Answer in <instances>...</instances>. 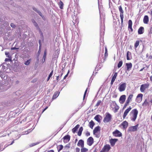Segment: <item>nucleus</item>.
Returning a JSON list of instances; mask_svg holds the SVG:
<instances>
[{"label":"nucleus","instance_id":"0eeeda50","mask_svg":"<svg viewBox=\"0 0 152 152\" xmlns=\"http://www.w3.org/2000/svg\"><path fill=\"white\" fill-rule=\"evenodd\" d=\"M110 147L109 145H105L100 152H107L110 149Z\"/></svg>","mask_w":152,"mask_h":152},{"label":"nucleus","instance_id":"c756f323","mask_svg":"<svg viewBox=\"0 0 152 152\" xmlns=\"http://www.w3.org/2000/svg\"><path fill=\"white\" fill-rule=\"evenodd\" d=\"M31 60V59H30L28 60H27L25 62L24 64L26 65H29L30 63Z\"/></svg>","mask_w":152,"mask_h":152},{"label":"nucleus","instance_id":"4c0bfd02","mask_svg":"<svg viewBox=\"0 0 152 152\" xmlns=\"http://www.w3.org/2000/svg\"><path fill=\"white\" fill-rule=\"evenodd\" d=\"M110 142L111 145L113 146L114 145V139H111L110 140Z\"/></svg>","mask_w":152,"mask_h":152},{"label":"nucleus","instance_id":"58836bf2","mask_svg":"<svg viewBox=\"0 0 152 152\" xmlns=\"http://www.w3.org/2000/svg\"><path fill=\"white\" fill-rule=\"evenodd\" d=\"M119 10L120 12V14H121H121H122V13H123L124 11L123 10V9L121 7V6H120L119 7Z\"/></svg>","mask_w":152,"mask_h":152},{"label":"nucleus","instance_id":"423d86ee","mask_svg":"<svg viewBox=\"0 0 152 152\" xmlns=\"http://www.w3.org/2000/svg\"><path fill=\"white\" fill-rule=\"evenodd\" d=\"M111 118V116L109 113H106L105 117L104 118L103 121L104 123L110 121Z\"/></svg>","mask_w":152,"mask_h":152},{"label":"nucleus","instance_id":"c03bdc74","mask_svg":"<svg viewBox=\"0 0 152 152\" xmlns=\"http://www.w3.org/2000/svg\"><path fill=\"white\" fill-rule=\"evenodd\" d=\"M112 78L111 80V83L112 85L113 83V82L114 81V75H112Z\"/></svg>","mask_w":152,"mask_h":152},{"label":"nucleus","instance_id":"cd10ccee","mask_svg":"<svg viewBox=\"0 0 152 152\" xmlns=\"http://www.w3.org/2000/svg\"><path fill=\"white\" fill-rule=\"evenodd\" d=\"M83 128L82 127H81L79 129V130L77 133V135L80 136L82 134V132L83 131Z\"/></svg>","mask_w":152,"mask_h":152},{"label":"nucleus","instance_id":"6e6d98bb","mask_svg":"<svg viewBox=\"0 0 152 152\" xmlns=\"http://www.w3.org/2000/svg\"><path fill=\"white\" fill-rule=\"evenodd\" d=\"M87 91V89H86V90L85 91V93H84V96H83V98H84V99L85 98V96H86V95Z\"/></svg>","mask_w":152,"mask_h":152},{"label":"nucleus","instance_id":"49530a36","mask_svg":"<svg viewBox=\"0 0 152 152\" xmlns=\"http://www.w3.org/2000/svg\"><path fill=\"white\" fill-rule=\"evenodd\" d=\"M69 70L68 71V72L67 73V74L64 77V78H63V79L64 80H65V79H66V77L68 76V74L69 73Z\"/></svg>","mask_w":152,"mask_h":152},{"label":"nucleus","instance_id":"ea45409f","mask_svg":"<svg viewBox=\"0 0 152 152\" xmlns=\"http://www.w3.org/2000/svg\"><path fill=\"white\" fill-rule=\"evenodd\" d=\"M115 111H117L119 108V107L117 105H115Z\"/></svg>","mask_w":152,"mask_h":152},{"label":"nucleus","instance_id":"13d9d810","mask_svg":"<svg viewBox=\"0 0 152 152\" xmlns=\"http://www.w3.org/2000/svg\"><path fill=\"white\" fill-rule=\"evenodd\" d=\"M48 108V107H46L43 110L42 113H43Z\"/></svg>","mask_w":152,"mask_h":152},{"label":"nucleus","instance_id":"c9c22d12","mask_svg":"<svg viewBox=\"0 0 152 152\" xmlns=\"http://www.w3.org/2000/svg\"><path fill=\"white\" fill-rule=\"evenodd\" d=\"M123 62L122 61H120L118 64V68H120V67L121 66L122 64H123Z\"/></svg>","mask_w":152,"mask_h":152},{"label":"nucleus","instance_id":"79ce46f5","mask_svg":"<svg viewBox=\"0 0 152 152\" xmlns=\"http://www.w3.org/2000/svg\"><path fill=\"white\" fill-rule=\"evenodd\" d=\"M120 16L121 21L122 22H123V18H124V16L123 15V14H121Z\"/></svg>","mask_w":152,"mask_h":152},{"label":"nucleus","instance_id":"680f3d73","mask_svg":"<svg viewBox=\"0 0 152 152\" xmlns=\"http://www.w3.org/2000/svg\"><path fill=\"white\" fill-rule=\"evenodd\" d=\"M59 76H58L57 77H56V80L57 81H59Z\"/></svg>","mask_w":152,"mask_h":152},{"label":"nucleus","instance_id":"2f4dec72","mask_svg":"<svg viewBox=\"0 0 152 152\" xmlns=\"http://www.w3.org/2000/svg\"><path fill=\"white\" fill-rule=\"evenodd\" d=\"M59 6L60 8L62 9L63 8V6H64V4L63 2L60 1L59 3Z\"/></svg>","mask_w":152,"mask_h":152},{"label":"nucleus","instance_id":"f704fd0d","mask_svg":"<svg viewBox=\"0 0 152 152\" xmlns=\"http://www.w3.org/2000/svg\"><path fill=\"white\" fill-rule=\"evenodd\" d=\"M53 70H52V71L50 72V74L49 75L48 77V79H47V81H48L49 79H50V78L52 76L53 73Z\"/></svg>","mask_w":152,"mask_h":152},{"label":"nucleus","instance_id":"e433bc0d","mask_svg":"<svg viewBox=\"0 0 152 152\" xmlns=\"http://www.w3.org/2000/svg\"><path fill=\"white\" fill-rule=\"evenodd\" d=\"M39 143L38 142H36V143H31L29 145V146L31 147H33L35 145H36L38 144Z\"/></svg>","mask_w":152,"mask_h":152},{"label":"nucleus","instance_id":"6ab92c4d","mask_svg":"<svg viewBox=\"0 0 152 152\" xmlns=\"http://www.w3.org/2000/svg\"><path fill=\"white\" fill-rule=\"evenodd\" d=\"M126 66L127 68V70L129 71V70H130L132 68V64L131 63H126Z\"/></svg>","mask_w":152,"mask_h":152},{"label":"nucleus","instance_id":"f3484780","mask_svg":"<svg viewBox=\"0 0 152 152\" xmlns=\"http://www.w3.org/2000/svg\"><path fill=\"white\" fill-rule=\"evenodd\" d=\"M121 125L123 126V128L124 129H126L128 126V123L127 121H124L121 124Z\"/></svg>","mask_w":152,"mask_h":152},{"label":"nucleus","instance_id":"1a4fd4ad","mask_svg":"<svg viewBox=\"0 0 152 152\" xmlns=\"http://www.w3.org/2000/svg\"><path fill=\"white\" fill-rule=\"evenodd\" d=\"M132 21L131 20H129L128 21V29L129 33H131L133 31V28H132Z\"/></svg>","mask_w":152,"mask_h":152},{"label":"nucleus","instance_id":"7ed1b4c3","mask_svg":"<svg viewBox=\"0 0 152 152\" xmlns=\"http://www.w3.org/2000/svg\"><path fill=\"white\" fill-rule=\"evenodd\" d=\"M133 96V94H131L129 95L126 100V102L124 104V105L123 107V109H125V108H126V107H127V106L128 105H129L130 102H131V101H132V98Z\"/></svg>","mask_w":152,"mask_h":152},{"label":"nucleus","instance_id":"09e8293b","mask_svg":"<svg viewBox=\"0 0 152 152\" xmlns=\"http://www.w3.org/2000/svg\"><path fill=\"white\" fill-rule=\"evenodd\" d=\"M90 135V132L88 131H87L86 133V135L87 136H89Z\"/></svg>","mask_w":152,"mask_h":152},{"label":"nucleus","instance_id":"5701e85b","mask_svg":"<svg viewBox=\"0 0 152 152\" xmlns=\"http://www.w3.org/2000/svg\"><path fill=\"white\" fill-rule=\"evenodd\" d=\"M63 139L64 140H65L66 142L69 141L70 139V136L69 135H67L64 136Z\"/></svg>","mask_w":152,"mask_h":152},{"label":"nucleus","instance_id":"393cba45","mask_svg":"<svg viewBox=\"0 0 152 152\" xmlns=\"http://www.w3.org/2000/svg\"><path fill=\"white\" fill-rule=\"evenodd\" d=\"M80 127V125L77 124L74 128L72 129V131L73 133H75Z\"/></svg>","mask_w":152,"mask_h":152},{"label":"nucleus","instance_id":"2eb2a0df","mask_svg":"<svg viewBox=\"0 0 152 152\" xmlns=\"http://www.w3.org/2000/svg\"><path fill=\"white\" fill-rule=\"evenodd\" d=\"M78 146L83 148L84 147V141L82 140H79L77 144Z\"/></svg>","mask_w":152,"mask_h":152},{"label":"nucleus","instance_id":"4d7b16f0","mask_svg":"<svg viewBox=\"0 0 152 152\" xmlns=\"http://www.w3.org/2000/svg\"><path fill=\"white\" fill-rule=\"evenodd\" d=\"M150 34H152V26L150 28V31H149Z\"/></svg>","mask_w":152,"mask_h":152},{"label":"nucleus","instance_id":"bb28decb","mask_svg":"<svg viewBox=\"0 0 152 152\" xmlns=\"http://www.w3.org/2000/svg\"><path fill=\"white\" fill-rule=\"evenodd\" d=\"M94 125H95V124H94V122L92 120H91L89 123V126L91 129H93V127L94 126Z\"/></svg>","mask_w":152,"mask_h":152},{"label":"nucleus","instance_id":"603ef678","mask_svg":"<svg viewBox=\"0 0 152 152\" xmlns=\"http://www.w3.org/2000/svg\"><path fill=\"white\" fill-rule=\"evenodd\" d=\"M76 152H80V149L79 148H77L76 149Z\"/></svg>","mask_w":152,"mask_h":152},{"label":"nucleus","instance_id":"b1692460","mask_svg":"<svg viewBox=\"0 0 152 152\" xmlns=\"http://www.w3.org/2000/svg\"><path fill=\"white\" fill-rule=\"evenodd\" d=\"M100 118H102V117L100 115H98L94 117V118L96 121L99 122H100L101 120Z\"/></svg>","mask_w":152,"mask_h":152},{"label":"nucleus","instance_id":"f03ea898","mask_svg":"<svg viewBox=\"0 0 152 152\" xmlns=\"http://www.w3.org/2000/svg\"><path fill=\"white\" fill-rule=\"evenodd\" d=\"M100 131V127L99 126H98L95 128L93 130V134L94 135L97 137H99L100 136L99 133Z\"/></svg>","mask_w":152,"mask_h":152},{"label":"nucleus","instance_id":"dca6fc26","mask_svg":"<svg viewBox=\"0 0 152 152\" xmlns=\"http://www.w3.org/2000/svg\"><path fill=\"white\" fill-rule=\"evenodd\" d=\"M145 31V29L143 26H140L138 30V34H143Z\"/></svg>","mask_w":152,"mask_h":152},{"label":"nucleus","instance_id":"4be33fe9","mask_svg":"<svg viewBox=\"0 0 152 152\" xmlns=\"http://www.w3.org/2000/svg\"><path fill=\"white\" fill-rule=\"evenodd\" d=\"M122 135V133L118 130H116L115 131V136L121 137Z\"/></svg>","mask_w":152,"mask_h":152},{"label":"nucleus","instance_id":"a211bd4d","mask_svg":"<svg viewBox=\"0 0 152 152\" xmlns=\"http://www.w3.org/2000/svg\"><path fill=\"white\" fill-rule=\"evenodd\" d=\"M132 53L131 52L128 51L127 52L126 54V59L127 60H130L132 59Z\"/></svg>","mask_w":152,"mask_h":152},{"label":"nucleus","instance_id":"39448f33","mask_svg":"<svg viewBox=\"0 0 152 152\" xmlns=\"http://www.w3.org/2000/svg\"><path fill=\"white\" fill-rule=\"evenodd\" d=\"M126 84L125 83L119 84L118 89L120 91L122 92L124 91L126 88Z\"/></svg>","mask_w":152,"mask_h":152},{"label":"nucleus","instance_id":"a878e982","mask_svg":"<svg viewBox=\"0 0 152 152\" xmlns=\"http://www.w3.org/2000/svg\"><path fill=\"white\" fill-rule=\"evenodd\" d=\"M64 146L62 145H59L57 146L58 152H59L63 148Z\"/></svg>","mask_w":152,"mask_h":152},{"label":"nucleus","instance_id":"9d476101","mask_svg":"<svg viewBox=\"0 0 152 152\" xmlns=\"http://www.w3.org/2000/svg\"><path fill=\"white\" fill-rule=\"evenodd\" d=\"M139 126V124H137L136 125L134 126H131L129 127L128 129V131L134 132L137 130V128Z\"/></svg>","mask_w":152,"mask_h":152},{"label":"nucleus","instance_id":"a19ab883","mask_svg":"<svg viewBox=\"0 0 152 152\" xmlns=\"http://www.w3.org/2000/svg\"><path fill=\"white\" fill-rule=\"evenodd\" d=\"M32 22H33V23H34V25L36 27H37L38 28H39L38 26L37 23L36 22V21H35L34 20L32 21Z\"/></svg>","mask_w":152,"mask_h":152},{"label":"nucleus","instance_id":"7c9ffc66","mask_svg":"<svg viewBox=\"0 0 152 152\" xmlns=\"http://www.w3.org/2000/svg\"><path fill=\"white\" fill-rule=\"evenodd\" d=\"M139 43H140V41H139V40H137L135 42L134 44V47L135 48H137V47H138V45H139Z\"/></svg>","mask_w":152,"mask_h":152},{"label":"nucleus","instance_id":"6e6552de","mask_svg":"<svg viewBox=\"0 0 152 152\" xmlns=\"http://www.w3.org/2000/svg\"><path fill=\"white\" fill-rule=\"evenodd\" d=\"M143 95L142 94H139L137 96L136 98V102L137 103H140L142 100Z\"/></svg>","mask_w":152,"mask_h":152},{"label":"nucleus","instance_id":"4468645a","mask_svg":"<svg viewBox=\"0 0 152 152\" xmlns=\"http://www.w3.org/2000/svg\"><path fill=\"white\" fill-rule=\"evenodd\" d=\"M73 19L72 22L73 23L74 25H77L79 23L78 18L76 16H74L73 17Z\"/></svg>","mask_w":152,"mask_h":152},{"label":"nucleus","instance_id":"bf43d9fd","mask_svg":"<svg viewBox=\"0 0 152 152\" xmlns=\"http://www.w3.org/2000/svg\"><path fill=\"white\" fill-rule=\"evenodd\" d=\"M47 152H54V151L53 150H51L48 151Z\"/></svg>","mask_w":152,"mask_h":152},{"label":"nucleus","instance_id":"e2e57ef3","mask_svg":"<svg viewBox=\"0 0 152 152\" xmlns=\"http://www.w3.org/2000/svg\"><path fill=\"white\" fill-rule=\"evenodd\" d=\"M150 14L151 16H152V9L150 10Z\"/></svg>","mask_w":152,"mask_h":152},{"label":"nucleus","instance_id":"de8ad7c7","mask_svg":"<svg viewBox=\"0 0 152 152\" xmlns=\"http://www.w3.org/2000/svg\"><path fill=\"white\" fill-rule=\"evenodd\" d=\"M31 132L30 129L28 130L26 132H25L24 134H27Z\"/></svg>","mask_w":152,"mask_h":152},{"label":"nucleus","instance_id":"0e129e2a","mask_svg":"<svg viewBox=\"0 0 152 152\" xmlns=\"http://www.w3.org/2000/svg\"><path fill=\"white\" fill-rule=\"evenodd\" d=\"M14 141H15V140H13L12 141V142L11 143V144H10V145H11L12 144H13L14 142Z\"/></svg>","mask_w":152,"mask_h":152},{"label":"nucleus","instance_id":"8fccbe9b","mask_svg":"<svg viewBox=\"0 0 152 152\" xmlns=\"http://www.w3.org/2000/svg\"><path fill=\"white\" fill-rule=\"evenodd\" d=\"M45 58H46V56H43L42 59V61L43 63L44 62V61H45Z\"/></svg>","mask_w":152,"mask_h":152},{"label":"nucleus","instance_id":"774afa93","mask_svg":"<svg viewBox=\"0 0 152 152\" xmlns=\"http://www.w3.org/2000/svg\"><path fill=\"white\" fill-rule=\"evenodd\" d=\"M118 140V139H115V142H116Z\"/></svg>","mask_w":152,"mask_h":152},{"label":"nucleus","instance_id":"9b49d317","mask_svg":"<svg viewBox=\"0 0 152 152\" xmlns=\"http://www.w3.org/2000/svg\"><path fill=\"white\" fill-rule=\"evenodd\" d=\"M126 96L125 95H122L120 97L119 102L121 104H124L126 99Z\"/></svg>","mask_w":152,"mask_h":152},{"label":"nucleus","instance_id":"ddd939ff","mask_svg":"<svg viewBox=\"0 0 152 152\" xmlns=\"http://www.w3.org/2000/svg\"><path fill=\"white\" fill-rule=\"evenodd\" d=\"M131 109L132 108L131 107H130L128 109H126V110L124 111L123 116V117L124 118H126L129 112V111H130Z\"/></svg>","mask_w":152,"mask_h":152},{"label":"nucleus","instance_id":"aec40b11","mask_svg":"<svg viewBox=\"0 0 152 152\" xmlns=\"http://www.w3.org/2000/svg\"><path fill=\"white\" fill-rule=\"evenodd\" d=\"M143 21L144 23L148 24L149 22V17L147 15H145L144 16Z\"/></svg>","mask_w":152,"mask_h":152},{"label":"nucleus","instance_id":"f257e3e1","mask_svg":"<svg viewBox=\"0 0 152 152\" xmlns=\"http://www.w3.org/2000/svg\"><path fill=\"white\" fill-rule=\"evenodd\" d=\"M138 111L137 109H133L130 113L129 115L131 120L133 121H135L138 114Z\"/></svg>","mask_w":152,"mask_h":152},{"label":"nucleus","instance_id":"473e14b6","mask_svg":"<svg viewBox=\"0 0 152 152\" xmlns=\"http://www.w3.org/2000/svg\"><path fill=\"white\" fill-rule=\"evenodd\" d=\"M88 151V149L84 147L81 149V152H87Z\"/></svg>","mask_w":152,"mask_h":152},{"label":"nucleus","instance_id":"69168bd1","mask_svg":"<svg viewBox=\"0 0 152 152\" xmlns=\"http://www.w3.org/2000/svg\"><path fill=\"white\" fill-rule=\"evenodd\" d=\"M150 80H151V81H152V75H151V76H150Z\"/></svg>","mask_w":152,"mask_h":152},{"label":"nucleus","instance_id":"052dcab7","mask_svg":"<svg viewBox=\"0 0 152 152\" xmlns=\"http://www.w3.org/2000/svg\"><path fill=\"white\" fill-rule=\"evenodd\" d=\"M117 75V73H115V80L116 78Z\"/></svg>","mask_w":152,"mask_h":152},{"label":"nucleus","instance_id":"412c9836","mask_svg":"<svg viewBox=\"0 0 152 152\" xmlns=\"http://www.w3.org/2000/svg\"><path fill=\"white\" fill-rule=\"evenodd\" d=\"M105 53H104V57L103 58L102 61V62H104L106 59V58L108 56L107 50V48L106 47H105Z\"/></svg>","mask_w":152,"mask_h":152},{"label":"nucleus","instance_id":"f8f14e48","mask_svg":"<svg viewBox=\"0 0 152 152\" xmlns=\"http://www.w3.org/2000/svg\"><path fill=\"white\" fill-rule=\"evenodd\" d=\"M93 143L94 139L91 137H90L87 139V143L88 145L90 146H91Z\"/></svg>","mask_w":152,"mask_h":152},{"label":"nucleus","instance_id":"864d4df0","mask_svg":"<svg viewBox=\"0 0 152 152\" xmlns=\"http://www.w3.org/2000/svg\"><path fill=\"white\" fill-rule=\"evenodd\" d=\"M47 54V50H45L44 51V53L43 55V56H46Z\"/></svg>","mask_w":152,"mask_h":152},{"label":"nucleus","instance_id":"20e7f679","mask_svg":"<svg viewBox=\"0 0 152 152\" xmlns=\"http://www.w3.org/2000/svg\"><path fill=\"white\" fill-rule=\"evenodd\" d=\"M149 83H145V84H142L140 86V90L141 92H145L146 89L148 88L149 87Z\"/></svg>","mask_w":152,"mask_h":152},{"label":"nucleus","instance_id":"338daca9","mask_svg":"<svg viewBox=\"0 0 152 152\" xmlns=\"http://www.w3.org/2000/svg\"><path fill=\"white\" fill-rule=\"evenodd\" d=\"M5 55L6 56H7V55H9V53H8V52H5Z\"/></svg>","mask_w":152,"mask_h":152},{"label":"nucleus","instance_id":"37998d69","mask_svg":"<svg viewBox=\"0 0 152 152\" xmlns=\"http://www.w3.org/2000/svg\"><path fill=\"white\" fill-rule=\"evenodd\" d=\"M101 101H100V100L98 101L96 103V106H99L100 104H101Z\"/></svg>","mask_w":152,"mask_h":152},{"label":"nucleus","instance_id":"a18cd8bd","mask_svg":"<svg viewBox=\"0 0 152 152\" xmlns=\"http://www.w3.org/2000/svg\"><path fill=\"white\" fill-rule=\"evenodd\" d=\"M70 145H66L65 146H64V150L66 149V148H70Z\"/></svg>","mask_w":152,"mask_h":152},{"label":"nucleus","instance_id":"72a5a7b5","mask_svg":"<svg viewBox=\"0 0 152 152\" xmlns=\"http://www.w3.org/2000/svg\"><path fill=\"white\" fill-rule=\"evenodd\" d=\"M58 96V93L56 92H55L53 96L52 99H54L56 98Z\"/></svg>","mask_w":152,"mask_h":152},{"label":"nucleus","instance_id":"3c124183","mask_svg":"<svg viewBox=\"0 0 152 152\" xmlns=\"http://www.w3.org/2000/svg\"><path fill=\"white\" fill-rule=\"evenodd\" d=\"M10 26L12 28H15V25L13 23H11L10 24Z\"/></svg>","mask_w":152,"mask_h":152},{"label":"nucleus","instance_id":"5fc2aeb1","mask_svg":"<svg viewBox=\"0 0 152 152\" xmlns=\"http://www.w3.org/2000/svg\"><path fill=\"white\" fill-rule=\"evenodd\" d=\"M39 49H40L41 48V40H39Z\"/></svg>","mask_w":152,"mask_h":152},{"label":"nucleus","instance_id":"c85d7f7f","mask_svg":"<svg viewBox=\"0 0 152 152\" xmlns=\"http://www.w3.org/2000/svg\"><path fill=\"white\" fill-rule=\"evenodd\" d=\"M142 105L143 107H146V106H149V103L147 99L145 100L144 102L142 104Z\"/></svg>","mask_w":152,"mask_h":152}]
</instances>
